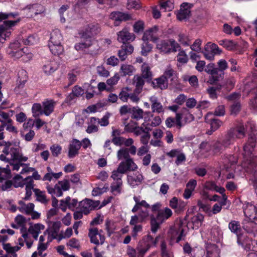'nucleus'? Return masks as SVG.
<instances>
[{"mask_svg": "<svg viewBox=\"0 0 257 257\" xmlns=\"http://www.w3.org/2000/svg\"><path fill=\"white\" fill-rule=\"evenodd\" d=\"M221 52V50L216 44L210 43H207L204 50L202 52L204 57L209 60H214L215 55L220 54Z\"/></svg>", "mask_w": 257, "mask_h": 257, "instance_id": "obj_12", "label": "nucleus"}, {"mask_svg": "<svg viewBox=\"0 0 257 257\" xmlns=\"http://www.w3.org/2000/svg\"><path fill=\"white\" fill-rule=\"evenodd\" d=\"M33 116L35 117L43 115V105L40 103H34L32 107Z\"/></svg>", "mask_w": 257, "mask_h": 257, "instance_id": "obj_51", "label": "nucleus"}, {"mask_svg": "<svg viewBox=\"0 0 257 257\" xmlns=\"http://www.w3.org/2000/svg\"><path fill=\"white\" fill-rule=\"evenodd\" d=\"M248 130L246 128V124L244 125L242 123H239L234 127H231L228 130L234 139H242L246 135V132Z\"/></svg>", "mask_w": 257, "mask_h": 257, "instance_id": "obj_16", "label": "nucleus"}, {"mask_svg": "<svg viewBox=\"0 0 257 257\" xmlns=\"http://www.w3.org/2000/svg\"><path fill=\"white\" fill-rule=\"evenodd\" d=\"M109 19L114 21V25L118 26L122 22H125L133 19L132 15L127 13L114 11L110 13Z\"/></svg>", "mask_w": 257, "mask_h": 257, "instance_id": "obj_10", "label": "nucleus"}, {"mask_svg": "<svg viewBox=\"0 0 257 257\" xmlns=\"http://www.w3.org/2000/svg\"><path fill=\"white\" fill-rule=\"evenodd\" d=\"M13 184L15 188L23 187L25 184V180H22V177L18 174L14 177Z\"/></svg>", "mask_w": 257, "mask_h": 257, "instance_id": "obj_55", "label": "nucleus"}, {"mask_svg": "<svg viewBox=\"0 0 257 257\" xmlns=\"http://www.w3.org/2000/svg\"><path fill=\"white\" fill-rule=\"evenodd\" d=\"M5 148L3 153L6 155L10 154L11 162H25L28 160V157L23 156L20 147H12V143L4 142Z\"/></svg>", "mask_w": 257, "mask_h": 257, "instance_id": "obj_5", "label": "nucleus"}, {"mask_svg": "<svg viewBox=\"0 0 257 257\" xmlns=\"http://www.w3.org/2000/svg\"><path fill=\"white\" fill-rule=\"evenodd\" d=\"M246 128L250 131L248 134V140L246 144L243 147L244 155L248 160L251 159L254 156H251L254 149L256 146L257 144V133L256 126L252 122H247L246 123Z\"/></svg>", "mask_w": 257, "mask_h": 257, "instance_id": "obj_3", "label": "nucleus"}, {"mask_svg": "<svg viewBox=\"0 0 257 257\" xmlns=\"http://www.w3.org/2000/svg\"><path fill=\"white\" fill-rule=\"evenodd\" d=\"M127 179L128 184L134 188L142 184L144 177L138 172L133 174V175H127Z\"/></svg>", "mask_w": 257, "mask_h": 257, "instance_id": "obj_24", "label": "nucleus"}, {"mask_svg": "<svg viewBox=\"0 0 257 257\" xmlns=\"http://www.w3.org/2000/svg\"><path fill=\"white\" fill-rule=\"evenodd\" d=\"M58 68V64L54 60L47 61L43 66V71L47 75H50Z\"/></svg>", "mask_w": 257, "mask_h": 257, "instance_id": "obj_25", "label": "nucleus"}, {"mask_svg": "<svg viewBox=\"0 0 257 257\" xmlns=\"http://www.w3.org/2000/svg\"><path fill=\"white\" fill-rule=\"evenodd\" d=\"M205 121L210 123V128L212 129L213 131H216L222 124L221 121L215 118L211 113H207L205 117Z\"/></svg>", "mask_w": 257, "mask_h": 257, "instance_id": "obj_29", "label": "nucleus"}, {"mask_svg": "<svg viewBox=\"0 0 257 257\" xmlns=\"http://www.w3.org/2000/svg\"><path fill=\"white\" fill-rule=\"evenodd\" d=\"M183 252L192 257H202L203 250L198 248H192L188 242H186L183 246Z\"/></svg>", "mask_w": 257, "mask_h": 257, "instance_id": "obj_18", "label": "nucleus"}, {"mask_svg": "<svg viewBox=\"0 0 257 257\" xmlns=\"http://www.w3.org/2000/svg\"><path fill=\"white\" fill-rule=\"evenodd\" d=\"M100 31L101 28L98 24H90L80 33V35L81 39H92V37L97 35Z\"/></svg>", "mask_w": 257, "mask_h": 257, "instance_id": "obj_9", "label": "nucleus"}, {"mask_svg": "<svg viewBox=\"0 0 257 257\" xmlns=\"http://www.w3.org/2000/svg\"><path fill=\"white\" fill-rule=\"evenodd\" d=\"M85 85H88V88L86 92V98L87 99H89L94 96V94L96 93L95 91L96 88L88 84H85Z\"/></svg>", "mask_w": 257, "mask_h": 257, "instance_id": "obj_59", "label": "nucleus"}, {"mask_svg": "<svg viewBox=\"0 0 257 257\" xmlns=\"http://www.w3.org/2000/svg\"><path fill=\"white\" fill-rule=\"evenodd\" d=\"M85 40L84 42H81L77 43L75 45V49L77 51H82L85 49L89 48L92 45V39H83Z\"/></svg>", "mask_w": 257, "mask_h": 257, "instance_id": "obj_39", "label": "nucleus"}, {"mask_svg": "<svg viewBox=\"0 0 257 257\" xmlns=\"http://www.w3.org/2000/svg\"><path fill=\"white\" fill-rule=\"evenodd\" d=\"M228 228L232 232L236 234L237 235H239V234L241 231L239 222L235 220L231 221L228 224Z\"/></svg>", "mask_w": 257, "mask_h": 257, "instance_id": "obj_44", "label": "nucleus"}, {"mask_svg": "<svg viewBox=\"0 0 257 257\" xmlns=\"http://www.w3.org/2000/svg\"><path fill=\"white\" fill-rule=\"evenodd\" d=\"M43 113L46 116H49L53 111L55 102L52 99H46L42 102Z\"/></svg>", "mask_w": 257, "mask_h": 257, "instance_id": "obj_28", "label": "nucleus"}, {"mask_svg": "<svg viewBox=\"0 0 257 257\" xmlns=\"http://www.w3.org/2000/svg\"><path fill=\"white\" fill-rule=\"evenodd\" d=\"M33 191L36 196V200L42 203L46 204L48 202L45 192L39 189H34Z\"/></svg>", "mask_w": 257, "mask_h": 257, "instance_id": "obj_49", "label": "nucleus"}, {"mask_svg": "<svg viewBox=\"0 0 257 257\" xmlns=\"http://www.w3.org/2000/svg\"><path fill=\"white\" fill-rule=\"evenodd\" d=\"M50 151L54 157H58L62 151V147L57 144H55L50 147Z\"/></svg>", "mask_w": 257, "mask_h": 257, "instance_id": "obj_58", "label": "nucleus"}, {"mask_svg": "<svg viewBox=\"0 0 257 257\" xmlns=\"http://www.w3.org/2000/svg\"><path fill=\"white\" fill-rule=\"evenodd\" d=\"M49 47L51 53L54 55H59L64 51L63 47L61 44L49 43Z\"/></svg>", "mask_w": 257, "mask_h": 257, "instance_id": "obj_42", "label": "nucleus"}, {"mask_svg": "<svg viewBox=\"0 0 257 257\" xmlns=\"http://www.w3.org/2000/svg\"><path fill=\"white\" fill-rule=\"evenodd\" d=\"M141 6L139 2L137 0H127V8L128 9H134L138 10Z\"/></svg>", "mask_w": 257, "mask_h": 257, "instance_id": "obj_63", "label": "nucleus"}, {"mask_svg": "<svg viewBox=\"0 0 257 257\" xmlns=\"http://www.w3.org/2000/svg\"><path fill=\"white\" fill-rule=\"evenodd\" d=\"M133 81L136 87L135 90L136 93H141L145 84L144 78L141 76L136 75L133 78Z\"/></svg>", "mask_w": 257, "mask_h": 257, "instance_id": "obj_35", "label": "nucleus"}, {"mask_svg": "<svg viewBox=\"0 0 257 257\" xmlns=\"http://www.w3.org/2000/svg\"><path fill=\"white\" fill-rule=\"evenodd\" d=\"M62 39V36L60 30L58 29L54 30L51 34L49 43L61 44Z\"/></svg>", "mask_w": 257, "mask_h": 257, "instance_id": "obj_36", "label": "nucleus"}, {"mask_svg": "<svg viewBox=\"0 0 257 257\" xmlns=\"http://www.w3.org/2000/svg\"><path fill=\"white\" fill-rule=\"evenodd\" d=\"M134 31L136 33L143 32L144 29V23L143 21H139L136 22L134 26Z\"/></svg>", "mask_w": 257, "mask_h": 257, "instance_id": "obj_62", "label": "nucleus"}, {"mask_svg": "<svg viewBox=\"0 0 257 257\" xmlns=\"http://www.w3.org/2000/svg\"><path fill=\"white\" fill-rule=\"evenodd\" d=\"M117 158L118 160L131 159V157L128 154V149L126 148H123L119 149L117 153Z\"/></svg>", "mask_w": 257, "mask_h": 257, "instance_id": "obj_48", "label": "nucleus"}, {"mask_svg": "<svg viewBox=\"0 0 257 257\" xmlns=\"http://www.w3.org/2000/svg\"><path fill=\"white\" fill-rule=\"evenodd\" d=\"M61 223L60 221L54 222L52 223V226L49 229H47L44 233V235L46 234V232H48L49 236L51 237V239L56 238V236L59 231L60 228L61 227Z\"/></svg>", "mask_w": 257, "mask_h": 257, "instance_id": "obj_31", "label": "nucleus"}, {"mask_svg": "<svg viewBox=\"0 0 257 257\" xmlns=\"http://www.w3.org/2000/svg\"><path fill=\"white\" fill-rule=\"evenodd\" d=\"M158 238L159 237L157 236L154 239L153 236L149 234L144 236L139 242L136 248H132L128 254L132 257H135L136 256L144 257L151 247L156 246Z\"/></svg>", "mask_w": 257, "mask_h": 257, "instance_id": "obj_2", "label": "nucleus"}, {"mask_svg": "<svg viewBox=\"0 0 257 257\" xmlns=\"http://www.w3.org/2000/svg\"><path fill=\"white\" fill-rule=\"evenodd\" d=\"M134 51V47L130 44L122 45L118 51V56L120 60L124 61L128 55L131 54Z\"/></svg>", "mask_w": 257, "mask_h": 257, "instance_id": "obj_23", "label": "nucleus"}, {"mask_svg": "<svg viewBox=\"0 0 257 257\" xmlns=\"http://www.w3.org/2000/svg\"><path fill=\"white\" fill-rule=\"evenodd\" d=\"M88 236L90 242L96 245L102 244L105 239L103 235L98 232V229L96 227L89 229Z\"/></svg>", "mask_w": 257, "mask_h": 257, "instance_id": "obj_15", "label": "nucleus"}, {"mask_svg": "<svg viewBox=\"0 0 257 257\" xmlns=\"http://www.w3.org/2000/svg\"><path fill=\"white\" fill-rule=\"evenodd\" d=\"M157 49L160 52L164 54L169 53L171 52V48L170 45V40H161L157 44Z\"/></svg>", "mask_w": 257, "mask_h": 257, "instance_id": "obj_34", "label": "nucleus"}, {"mask_svg": "<svg viewBox=\"0 0 257 257\" xmlns=\"http://www.w3.org/2000/svg\"><path fill=\"white\" fill-rule=\"evenodd\" d=\"M162 9H164L165 11H171L174 8V4L170 1L162 2L160 4Z\"/></svg>", "mask_w": 257, "mask_h": 257, "instance_id": "obj_60", "label": "nucleus"}, {"mask_svg": "<svg viewBox=\"0 0 257 257\" xmlns=\"http://www.w3.org/2000/svg\"><path fill=\"white\" fill-rule=\"evenodd\" d=\"M80 148V141L76 139H72L69 145L68 157L69 158H74L79 154Z\"/></svg>", "mask_w": 257, "mask_h": 257, "instance_id": "obj_17", "label": "nucleus"}, {"mask_svg": "<svg viewBox=\"0 0 257 257\" xmlns=\"http://www.w3.org/2000/svg\"><path fill=\"white\" fill-rule=\"evenodd\" d=\"M45 228V226L41 223H36L34 225H31L28 231L29 233L33 234H40L41 230H43Z\"/></svg>", "mask_w": 257, "mask_h": 257, "instance_id": "obj_50", "label": "nucleus"}, {"mask_svg": "<svg viewBox=\"0 0 257 257\" xmlns=\"http://www.w3.org/2000/svg\"><path fill=\"white\" fill-rule=\"evenodd\" d=\"M248 218H245L242 221V227L248 233L255 234L257 233V223Z\"/></svg>", "mask_w": 257, "mask_h": 257, "instance_id": "obj_21", "label": "nucleus"}, {"mask_svg": "<svg viewBox=\"0 0 257 257\" xmlns=\"http://www.w3.org/2000/svg\"><path fill=\"white\" fill-rule=\"evenodd\" d=\"M35 205L33 203H29L24 207H18V210L22 213H25L27 215H30L34 209Z\"/></svg>", "mask_w": 257, "mask_h": 257, "instance_id": "obj_54", "label": "nucleus"}, {"mask_svg": "<svg viewBox=\"0 0 257 257\" xmlns=\"http://www.w3.org/2000/svg\"><path fill=\"white\" fill-rule=\"evenodd\" d=\"M235 139L231 135V133L228 130L222 140L223 145L228 148L230 145L232 144Z\"/></svg>", "mask_w": 257, "mask_h": 257, "instance_id": "obj_46", "label": "nucleus"}, {"mask_svg": "<svg viewBox=\"0 0 257 257\" xmlns=\"http://www.w3.org/2000/svg\"><path fill=\"white\" fill-rule=\"evenodd\" d=\"M243 166L246 171L252 175L253 180H257V156L252 158L251 159H247Z\"/></svg>", "mask_w": 257, "mask_h": 257, "instance_id": "obj_13", "label": "nucleus"}, {"mask_svg": "<svg viewBox=\"0 0 257 257\" xmlns=\"http://www.w3.org/2000/svg\"><path fill=\"white\" fill-rule=\"evenodd\" d=\"M203 220L204 216L201 213H197L191 218L188 225L192 229H197L201 226Z\"/></svg>", "mask_w": 257, "mask_h": 257, "instance_id": "obj_26", "label": "nucleus"}, {"mask_svg": "<svg viewBox=\"0 0 257 257\" xmlns=\"http://www.w3.org/2000/svg\"><path fill=\"white\" fill-rule=\"evenodd\" d=\"M21 40L19 37L18 40L11 43L7 49V52L11 57L18 59L23 56L25 53L24 49L21 48Z\"/></svg>", "mask_w": 257, "mask_h": 257, "instance_id": "obj_8", "label": "nucleus"}, {"mask_svg": "<svg viewBox=\"0 0 257 257\" xmlns=\"http://www.w3.org/2000/svg\"><path fill=\"white\" fill-rule=\"evenodd\" d=\"M185 227V223L183 221L181 220L176 221L169 230V233L171 234V242L174 241L178 243L180 241L185 240L186 236V233H184Z\"/></svg>", "mask_w": 257, "mask_h": 257, "instance_id": "obj_6", "label": "nucleus"}, {"mask_svg": "<svg viewBox=\"0 0 257 257\" xmlns=\"http://www.w3.org/2000/svg\"><path fill=\"white\" fill-rule=\"evenodd\" d=\"M163 76L165 77L166 80H170V81H173L175 78V71L171 68H168L165 71Z\"/></svg>", "mask_w": 257, "mask_h": 257, "instance_id": "obj_56", "label": "nucleus"}, {"mask_svg": "<svg viewBox=\"0 0 257 257\" xmlns=\"http://www.w3.org/2000/svg\"><path fill=\"white\" fill-rule=\"evenodd\" d=\"M237 158L236 156L234 155H228L224 159L223 163L224 169L226 171H230L232 167L233 168L234 165L237 163Z\"/></svg>", "mask_w": 257, "mask_h": 257, "instance_id": "obj_32", "label": "nucleus"}, {"mask_svg": "<svg viewBox=\"0 0 257 257\" xmlns=\"http://www.w3.org/2000/svg\"><path fill=\"white\" fill-rule=\"evenodd\" d=\"M110 116V114L107 112L100 119L96 118L95 117H91V122H95L97 120L98 122L101 126H106L109 124V118Z\"/></svg>", "mask_w": 257, "mask_h": 257, "instance_id": "obj_47", "label": "nucleus"}, {"mask_svg": "<svg viewBox=\"0 0 257 257\" xmlns=\"http://www.w3.org/2000/svg\"><path fill=\"white\" fill-rule=\"evenodd\" d=\"M221 85L217 86L216 87H210L207 90L208 93L209 95L210 98L212 99H215L217 98L216 91H219L221 89Z\"/></svg>", "mask_w": 257, "mask_h": 257, "instance_id": "obj_57", "label": "nucleus"}, {"mask_svg": "<svg viewBox=\"0 0 257 257\" xmlns=\"http://www.w3.org/2000/svg\"><path fill=\"white\" fill-rule=\"evenodd\" d=\"M149 100L151 103L152 112H156L159 114L164 112L163 107L157 97L152 96L150 97Z\"/></svg>", "mask_w": 257, "mask_h": 257, "instance_id": "obj_30", "label": "nucleus"}, {"mask_svg": "<svg viewBox=\"0 0 257 257\" xmlns=\"http://www.w3.org/2000/svg\"><path fill=\"white\" fill-rule=\"evenodd\" d=\"M144 79H146L147 82H150L152 79V74L150 71V67L146 64L142 66V76Z\"/></svg>", "mask_w": 257, "mask_h": 257, "instance_id": "obj_40", "label": "nucleus"}, {"mask_svg": "<svg viewBox=\"0 0 257 257\" xmlns=\"http://www.w3.org/2000/svg\"><path fill=\"white\" fill-rule=\"evenodd\" d=\"M46 188L48 193L53 197L55 195L57 197H60L63 195L62 191L58 184H56L54 187L48 185L47 186Z\"/></svg>", "mask_w": 257, "mask_h": 257, "instance_id": "obj_41", "label": "nucleus"}, {"mask_svg": "<svg viewBox=\"0 0 257 257\" xmlns=\"http://www.w3.org/2000/svg\"><path fill=\"white\" fill-rule=\"evenodd\" d=\"M39 41L38 37L35 35H31L26 39H23V43L26 45H33L37 44Z\"/></svg>", "mask_w": 257, "mask_h": 257, "instance_id": "obj_52", "label": "nucleus"}, {"mask_svg": "<svg viewBox=\"0 0 257 257\" xmlns=\"http://www.w3.org/2000/svg\"><path fill=\"white\" fill-rule=\"evenodd\" d=\"M194 120V116L187 108L183 107L181 112L176 114V125L179 128Z\"/></svg>", "mask_w": 257, "mask_h": 257, "instance_id": "obj_7", "label": "nucleus"}, {"mask_svg": "<svg viewBox=\"0 0 257 257\" xmlns=\"http://www.w3.org/2000/svg\"><path fill=\"white\" fill-rule=\"evenodd\" d=\"M146 33L144 34L142 38L143 43L141 47V54L145 56H147L152 49V46L148 42V38L146 37Z\"/></svg>", "mask_w": 257, "mask_h": 257, "instance_id": "obj_33", "label": "nucleus"}, {"mask_svg": "<svg viewBox=\"0 0 257 257\" xmlns=\"http://www.w3.org/2000/svg\"><path fill=\"white\" fill-rule=\"evenodd\" d=\"M204 70L206 73L211 74V76L209 78L210 83H214L219 80L217 73L218 70L217 69L216 67H215V65L213 63H209L208 64L205 68Z\"/></svg>", "mask_w": 257, "mask_h": 257, "instance_id": "obj_22", "label": "nucleus"}, {"mask_svg": "<svg viewBox=\"0 0 257 257\" xmlns=\"http://www.w3.org/2000/svg\"><path fill=\"white\" fill-rule=\"evenodd\" d=\"M172 215V211L168 207L165 208L164 209L159 210L156 217L154 215H151L150 223L152 232L156 233L160 225Z\"/></svg>", "mask_w": 257, "mask_h": 257, "instance_id": "obj_4", "label": "nucleus"}, {"mask_svg": "<svg viewBox=\"0 0 257 257\" xmlns=\"http://www.w3.org/2000/svg\"><path fill=\"white\" fill-rule=\"evenodd\" d=\"M217 64L218 66L217 68V69L218 70L217 73L219 79L223 78L224 74V71L228 67V65L227 62L223 59L220 60L218 62Z\"/></svg>", "mask_w": 257, "mask_h": 257, "instance_id": "obj_43", "label": "nucleus"}, {"mask_svg": "<svg viewBox=\"0 0 257 257\" xmlns=\"http://www.w3.org/2000/svg\"><path fill=\"white\" fill-rule=\"evenodd\" d=\"M117 35L118 41L122 43L123 45L130 44L136 38L135 35L133 33H131L127 28H124L118 32Z\"/></svg>", "mask_w": 257, "mask_h": 257, "instance_id": "obj_14", "label": "nucleus"}, {"mask_svg": "<svg viewBox=\"0 0 257 257\" xmlns=\"http://www.w3.org/2000/svg\"><path fill=\"white\" fill-rule=\"evenodd\" d=\"M206 257H220V250L215 244L207 243L206 245Z\"/></svg>", "mask_w": 257, "mask_h": 257, "instance_id": "obj_27", "label": "nucleus"}, {"mask_svg": "<svg viewBox=\"0 0 257 257\" xmlns=\"http://www.w3.org/2000/svg\"><path fill=\"white\" fill-rule=\"evenodd\" d=\"M191 8V5L188 3H183L180 6L179 11L177 13V19L179 21H182L188 18L190 14Z\"/></svg>", "mask_w": 257, "mask_h": 257, "instance_id": "obj_19", "label": "nucleus"}, {"mask_svg": "<svg viewBox=\"0 0 257 257\" xmlns=\"http://www.w3.org/2000/svg\"><path fill=\"white\" fill-rule=\"evenodd\" d=\"M144 111L142 109L138 106L132 107L131 114L132 118L137 120L143 118Z\"/></svg>", "mask_w": 257, "mask_h": 257, "instance_id": "obj_45", "label": "nucleus"}, {"mask_svg": "<svg viewBox=\"0 0 257 257\" xmlns=\"http://www.w3.org/2000/svg\"><path fill=\"white\" fill-rule=\"evenodd\" d=\"M99 205V201H93L89 199H85L79 203L80 208L85 215H87L91 211L98 208Z\"/></svg>", "mask_w": 257, "mask_h": 257, "instance_id": "obj_11", "label": "nucleus"}, {"mask_svg": "<svg viewBox=\"0 0 257 257\" xmlns=\"http://www.w3.org/2000/svg\"><path fill=\"white\" fill-rule=\"evenodd\" d=\"M138 169L137 165L134 162L132 158L121 162L116 170L112 172L111 178L113 182L110 185L111 192L116 195L121 192L122 186V177L123 175L128 171H134Z\"/></svg>", "mask_w": 257, "mask_h": 257, "instance_id": "obj_1", "label": "nucleus"}, {"mask_svg": "<svg viewBox=\"0 0 257 257\" xmlns=\"http://www.w3.org/2000/svg\"><path fill=\"white\" fill-rule=\"evenodd\" d=\"M243 209L246 218L250 219L257 218V208L255 206L247 203L243 206Z\"/></svg>", "mask_w": 257, "mask_h": 257, "instance_id": "obj_20", "label": "nucleus"}, {"mask_svg": "<svg viewBox=\"0 0 257 257\" xmlns=\"http://www.w3.org/2000/svg\"><path fill=\"white\" fill-rule=\"evenodd\" d=\"M142 125L145 126V130L146 132L151 131L153 127H156L153 122H150V118L145 117L144 122L142 123Z\"/></svg>", "mask_w": 257, "mask_h": 257, "instance_id": "obj_61", "label": "nucleus"}, {"mask_svg": "<svg viewBox=\"0 0 257 257\" xmlns=\"http://www.w3.org/2000/svg\"><path fill=\"white\" fill-rule=\"evenodd\" d=\"M152 85L154 88H160L163 89L166 88L167 86V80L163 75L152 81Z\"/></svg>", "mask_w": 257, "mask_h": 257, "instance_id": "obj_37", "label": "nucleus"}, {"mask_svg": "<svg viewBox=\"0 0 257 257\" xmlns=\"http://www.w3.org/2000/svg\"><path fill=\"white\" fill-rule=\"evenodd\" d=\"M135 71V69L133 66L128 64H122L120 67L119 73L122 76H131L133 75Z\"/></svg>", "mask_w": 257, "mask_h": 257, "instance_id": "obj_38", "label": "nucleus"}, {"mask_svg": "<svg viewBox=\"0 0 257 257\" xmlns=\"http://www.w3.org/2000/svg\"><path fill=\"white\" fill-rule=\"evenodd\" d=\"M220 45L226 48L228 50H231L235 47L236 44L232 40H221L218 41Z\"/></svg>", "mask_w": 257, "mask_h": 257, "instance_id": "obj_53", "label": "nucleus"}, {"mask_svg": "<svg viewBox=\"0 0 257 257\" xmlns=\"http://www.w3.org/2000/svg\"><path fill=\"white\" fill-rule=\"evenodd\" d=\"M240 110V104L239 102H234L231 106L230 112L232 115H236Z\"/></svg>", "mask_w": 257, "mask_h": 257, "instance_id": "obj_64", "label": "nucleus"}]
</instances>
